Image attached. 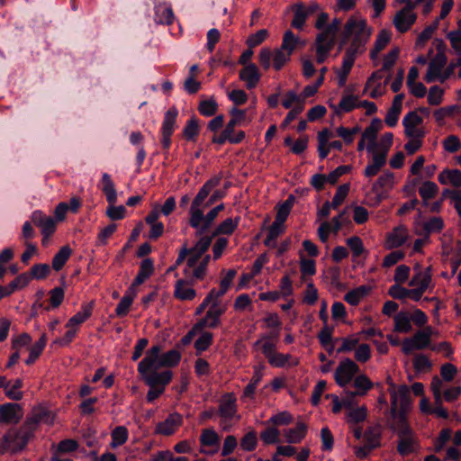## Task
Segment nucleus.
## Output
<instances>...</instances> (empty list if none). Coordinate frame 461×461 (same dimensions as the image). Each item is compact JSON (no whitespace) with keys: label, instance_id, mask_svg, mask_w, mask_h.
I'll return each instance as SVG.
<instances>
[{"label":"nucleus","instance_id":"nucleus-1","mask_svg":"<svg viewBox=\"0 0 461 461\" xmlns=\"http://www.w3.org/2000/svg\"><path fill=\"white\" fill-rule=\"evenodd\" d=\"M35 430L25 421L18 428H11L3 437H7V446L13 454L22 452L34 438Z\"/></svg>","mask_w":461,"mask_h":461},{"label":"nucleus","instance_id":"nucleus-2","mask_svg":"<svg viewBox=\"0 0 461 461\" xmlns=\"http://www.w3.org/2000/svg\"><path fill=\"white\" fill-rule=\"evenodd\" d=\"M160 368L158 366H145L143 370L140 366L137 367V370L141 380L149 387H162L166 389V386L172 380L173 373L168 369L159 372Z\"/></svg>","mask_w":461,"mask_h":461},{"label":"nucleus","instance_id":"nucleus-3","mask_svg":"<svg viewBox=\"0 0 461 461\" xmlns=\"http://www.w3.org/2000/svg\"><path fill=\"white\" fill-rule=\"evenodd\" d=\"M391 389V413L393 418L399 416L402 420H405V410L410 402V390L405 384L401 385L397 391L394 390L395 384H390Z\"/></svg>","mask_w":461,"mask_h":461},{"label":"nucleus","instance_id":"nucleus-4","mask_svg":"<svg viewBox=\"0 0 461 461\" xmlns=\"http://www.w3.org/2000/svg\"><path fill=\"white\" fill-rule=\"evenodd\" d=\"M230 120L226 124L220 135H214L212 139V142L219 145L226 143V140L230 133H234L235 127L241 125L247 116V111L233 107L229 112Z\"/></svg>","mask_w":461,"mask_h":461},{"label":"nucleus","instance_id":"nucleus-5","mask_svg":"<svg viewBox=\"0 0 461 461\" xmlns=\"http://www.w3.org/2000/svg\"><path fill=\"white\" fill-rule=\"evenodd\" d=\"M359 366L350 358L343 359L336 368L334 378L338 385L346 386L358 373Z\"/></svg>","mask_w":461,"mask_h":461},{"label":"nucleus","instance_id":"nucleus-6","mask_svg":"<svg viewBox=\"0 0 461 461\" xmlns=\"http://www.w3.org/2000/svg\"><path fill=\"white\" fill-rule=\"evenodd\" d=\"M447 63V58L444 51H438L435 57L429 63L427 73L424 77V80L427 83H433L439 81L443 75L442 69Z\"/></svg>","mask_w":461,"mask_h":461},{"label":"nucleus","instance_id":"nucleus-7","mask_svg":"<svg viewBox=\"0 0 461 461\" xmlns=\"http://www.w3.org/2000/svg\"><path fill=\"white\" fill-rule=\"evenodd\" d=\"M189 225L195 230V237H208L204 235L212 227L210 223L203 221V212L200 206H194V203L190 207Z\"/></svg>","mask_w":461,"mask_h":461},{"label":"nucleus","instance_id":"nucleus-8","mask_svg":"<svg viewBox=\"0 0 461 461\" xmlns=\"http://www.w3.org/2000/svg\"><path fill=\"white\" fill-rule=\"evenodd\" d=\"M23 416V408L14 402H6L0 405V423L17 424Z\"/></svg>","mask_w":461,"mask_h":461},{"label":"nucleus","instance_id":"nucleus-9","mask_svg":"<svg viewBox=\"0 0 461 461\" xmlns=\"http://www.w3.org/2000/svg\"><path fill=\"white\" fill-rule=\"evenodd\" d=\"M366 20H360L357 21L353 17L349 18L345 26L344 29L339 36V50H342L349 41V40L352 38L357 27H359L360 32H365L366 30Z\"/></svg>","mask_w":461,"mask_h":461},{"label":"nucleus","instance_id":"nucleus-10","mask_svg":"<svg viewBox=\"0 0 461 461\" xmlns=\"http://www.w3.org/2000/svg\"><path fill=\"white\" fill-rule=\"evenodd\" d=\"M183 417L178 412L170 413L164 421L158 422L155 433L163 436H171L182 425Z\"/></svg>","mask_w":461,"mask_h":461},{"label":"nucleus","instance_id":"nucleus-11","mask_svg":"<svg viewBox=\"0 0 461 461\" xmlns=\"http://www.w3.org/2000/svg\"><path fill=\"white\" fill-rule=\"evenodd\" d=\"M382 128V121L379 118H374L369 126H367L363 131V139H366L368 140V144L366 145L367 152H373L375 149H378V143L376 141L377 132Z\"/></svg>","mask_w":461,"mask_h":461},{"label":"nucleus","instance_id":"nucleus-12","mask_svg":"<svg viewBox=\"0 0 461 461\" xmlns=\"http://www.w3.org/2000/svg\"><path fill=\"white\" fill-rule=\"evenodd\" d=\"M239 77L241 81L246 83L247 88L250 90L257 86L261 78V74L254 63H249L240 71Z\"/></svg>","mask_w":461,"mask_h":461},{"label":"nucleus","instance_id":"nucleus-13","mask_svg":"<svg viewBox=\"0 0 461 461\" xmlns=\"http://www.w3.org/2000/svg\"><path fill=\"white\" fill-rule=\"evenodd\" d=\"M221 178L222 175L219 174L208 179L200 188L192 203H194V206H201L210 194L211 191L220 185Z\"/></svg>","mask_w":461,"mask_h":461},{"label":"nucleus","instance_id":"nucleus-14","mask_svg":"<svg viewBox=\"0 0 461 461\" xmlns=\"http://www.w3.org/2000/svg\"><path fill=\"white\" fill-rule=\"evenodd\" d=\"M219 415L225 420H231L237 412L236 398L232 393H225L220 402Z\"/></svg>","mask_w":461,"mask_h":461},{"label":"nucleus","instance_id":"nucleus-15","mask_svg":"<svg viewBox=\"0 0 461 461\" xmlns=\"http://www.w3.org/2000/svg\"><path fill=\"white\" fill-rule=\"evenodd\" d=\"M154 272V261L151 258H145L140 262L137 276L129 287L135 290L136 286L142 285Z\"/></svg>","mask_w":461,"mask_h":461},{"label":"nucleus","instance_id":"nucleus-16","mask_svg":"<svg viewBox=\"0 0 461 461\" xmlns=\"http://www.w3.org/2000/svg\"><path fill=\"white\" fill-rule=\"evenodd\" d=\"M178 109L173 105L164 114L160 134L173 135L176 128V119L178 117Z\"/></svg>","mask_w":461,"mask_h":461},{"label":"nucleus","instance_id":"nucleus-17","mask_svg":"<svg viewBox=\"0 0 461 461\" xmlns=\"http://www.w3.org/2000/svg\"><path fill=\"white\" fill-rule=\"evenodd\" d=\"M307 433V425L303 422L298 421L294 428H290L284 430V436L286 442L289 444L300 443Z\"/></svg>","mask_w":461,"mask_h":461},{"label":"nucleus","instance_id":"nucleus-18","mask_svg":"<svg viewBox=\"0 0 461 461\" xmlns=\"http://www.w3.org/2000/svg\"><path fill=\"white\" fill-rule=\"evenodd\" d=\"M187 281L179 279L176 282L174 296L180 301H192L196 296L194 288L186 287Z\"/></svg>","mask_w":461,"mask_h":461},{"label":"nucleus","instance_id":"nucleus-19","mask_svg":"<svg viewBox=\"0 0 461 461\" xmlns=\"http://www.w3.org/2000/svg\"><path fill=\"white\" fill-rule=\"evenodd\" d=\"M93 308L94 302L83 304L81 310L68 320L66 326L71 328L82 324L92 315Z\"/></svg>","mask_w":461,"mask_h":461},{"label":"nucleus","instance_id":"nucleus-20","mask_svg":"<svg viewBox=\"0 0 461 461\" xmlns=\"http://www.w3.org/2000/svg\"><path fill=\"white\" fill-rule=\"evenodd\" d=\"M162 348L160 345L152 346L146 352L144 358L139 362L138 366L143 370L145 366H157L162 357Z\"/></svg>","mask_w":461,"mask_h":461},{"label":"nucleus","instance_id":"nucleus-21","mask_svg":"<svg viewBox=\"0 0 461 461\" xmlns=\"http://www.w3.org/2000/svg\"><path fill=\"white\" fill-rule=\"evenodd\" d=\"M354 387L356 391H348L351 397L364 396L373 387V383L366 375H361L355 378Z\"/></svg>","mask_w":461,"mask_h":461},{"label":"nucleus","instance_id":"nucleus-22","mask_svg":"<svg viewBox=\"0 0 461 461\" xmlns=\"http://www.w3.org/2000/svg\"><path fill=\"white\" fill-rule=\"evenodd\" d=\"M155 21L162 24H171L174 21V13L171 6L155 4Z\"/></svg>","mask_w":461,"mask_h":461},{"label":"nucleus","instance_id":"nucleus-23","mask_svg":"<svg viewBox=\"0 0 461 461\" xmlns=\"http://www.w3.org/2000/svg\"><path fill=\"white\" fill-rule=\"evenodd\" d=\"M102 183V191L105 194L106 201L108 202L109 205L114 204L117 201V193L111 176L108 173L103 174Z\"/></svg>","mask_w":461,"mask_h":461},{"label":"nucleus","instance_id":"nucleus-24","mask_svg":"<svg viewBox=\"0 0 461 461\" xmlns=\"http://www.w3.org/2000/svg\"><path fill=\"white\" fill-rule=\"evenodd\" d=\"M135 296L136 290H130L129 288L115 308V313L118 317H124L129 313Z\"/></svg>","mask_w":461,"mask_h":461},{"label":"nucleus","instance_id":"nucleus-25","mask_svg":"<svg viewBox=\"0 0 461 461\" xmlns=\"http://www.w3.org/2000/svg\"><path fill=\"white\" fill-rule=\"evenodd\" d=\"M50 418L51 413L50 411L44 408H39L33 411L32 416L26 418L25 422L29 423V425L36 430L41 422H49Z\"/></svg>","mask_w":461,"mask_h":461},{"label":"nucleus","instance_id":"nucleus-26","mask_svg":"<svg viewBox=\"0 0 461 461\" xmlns=\"http://www.w3.org/2000/svg\"><path fill=\"white\" fill-rule=\"evenodd\" d=\"M309 137L304 135L294 141L291 136H286L284 140L285 146L291 147V151L295 155H301L308 147Z\"/></svg>","mask_w":461,"mask_h":461},{"label":"nucleus","instance_id":"nucleus-27","mask_svg":"<svg viewBox=\"0 0 461 461\" xmlns=\"http://www.w3.org/2000/svg\"><path fill=\"white\" fill-rule=\"evenodd\" d=\"M47 344V335L43 333L41 337L30 348L29 357L25 359L27 366L32 365L41 355Z\"/></svg>","mask_w":461,"mask_h":461},{"label":"nucleus","instance_id":"nucleus-28","mask_svg":"<svg viewBox=\"0 0 461 461\" xmlns=\"http://www.w3.org/2000/svg\"><path fill=\"white\" fill-rule=\"evenodd\" d=\"M72 254V249L69 246H63L54 255L51 262L52 268L55 271L61 270L66 265L67 261L70 258Z\"/></svg>","mask_w":461,"mask_h":461},{"label":"nucleus","instance_id":"nucleus-29","mask_svg":"<svg viewBox=\"0 0 461 461\" xmlns=\"http://www.w3.org/2000/svg\"><path fill=\"white\" fill-rule=\"evenodd\" d=\"M412 330L411 316L407 312H400L394 316V331L409 333Z\"/></svg>","mask_w":461,"mask_h":461},{"label":"nucleus","instance_id":"nucleus-30","mask_svg":"<svg viewBox=\"0 0 461 461\" xmlns=\"http://www.w3.org/2000/svg\"><path fill=\"white\" fill-rule=\"evenodd\" d=\"M199 120L194 115L185 123L183 129V137L188 141H194L199 135Z\"/></svg>","mask_w":461,"mask_h":461},{"label":"nucleus","instance_id":"nucleus-31","mask_svg":"<svg viewBox=\"0 0 461 461\" xmlns=\"http://www.w3.org/2000/svg\"><path fill=\"white\" fill-rule=\"evenodd\" d=\"M292 9L294 12V18L291 25L295 29L302 30L308 18V15L304 11V5L303 3H298L294 5Z\"/></svg>","mask_w":461,"mask_h":461},{"label":"nucleus","instance_id":"nucleus-32","mask_svg":"<svg viewBox=\"0 0 461 461\" xmlns=\"http://www.w3.org/2000/svg\"><path fill=\"white\" fill-rule=\"evenodd\" d=\"M423 123V119L417 113V111L409 112L402 120V125L404 127V134L406 136H411V128H415L418 125Z\"/></svg>","mask_w":461,"mask_h":461},{"label":"nucleus","instance_id":"nucleus-33","mask_svg":"<svg viewBox=\"0 0 461 461\" xmlns=\"http://www.w3.org/2000/svg\"><path fill=\"white\" fill-rule=\"evenodd\" d=\"M181 360V354L176 349L168 350L162 354L160 360L158 363L159 367H173L178 365Z\"/></svg>","mask_w":461,"mask_h":461},{"label":"nucleus","instance_id":"nucleus-34","mask_svg":"<svg viewBox=\"0 0 461 461\" xmlns=\"http://www.w3.org/2000/svg\"><path fill=\"white\" fill-rule=\"evenodd\" d=\"M224 312H225V308L220 307L219 302L214 301L211 304L209 310L207 311V312L205 314L207 316V318H209V320H211L209 328H211V329L217 328L220 324V318Z\"/></svg>","mask_w":461,"mask_h":461},{"label":"nucleus","instance_id":"nucleus-35","mask_svg":"<svg viewBox=\"0 0 461 461\" xmlns=\"http://www.w3.org/2000/svg\"><path fill=\"white\" fill-rule=\"evenodd\" d=\"M340 26V20L335 18L331 23L327 24L325 29L320 32L316 37V41L327 42L330 39L335 40V35L338 32Z\"/></svg>","mask_w":461,"mask_h":461},{"label":"nucleus","instance_id":"nucleus-36","mask_svg":"<svg viewBox=\"0 0 461 461\" xmlns=\"http://www.w3.org/2000/svg\"><path fill=\"white\" fill-rule=\"evenodd\" d=\"M438 191V186L431 181H425L419 189V194L423 200V205L428 206V200L435 197Z\"/></svg>","mask_w":461,"mask_h":461},{"label":"nucleus","instance_id":"nucleus-37","mask_svg":"<svg viewBox=\"0 0 461 461\" xmlns=\"http://www.w3.org/2000/svg\"><path fill=\"white\" fill-rule=\"evenodd\" d=\"M366 444L369 448H377L380 447L381 431L378 427H369L364 433Z\"/></svg>","mask_w":461,"mask_h":461},{"label":"nucleus","instance_id":"nucleus-38","mask_svg":"<svg viewBox=\"0 0 461 461\" xmlns=\"http://www.w3.org/2000/svg\"><path fill=\"white\" fill-rule=\"evenodd\" d=\"M334 47V39H330L327 42L316 41V61L322 64L332 48Z\"/></svg>","mask_w":461,"mask_h":461},{"label":"nucleus","instance_id":"nucleus-39","mask_svg":"<svg viewBox=\"0 0 461 461\" xmlns=\"http://www.w3.org/2000/svg\"><path fill=\"white\" fill-rule=\"evenodd\" d=\"M27 273L30 281L32 279L43 280L50 274V267L46 263L34 264Z\"/></svg>","mask_w":461,"mask_h":461},{"label":"nucleus","instance_id":"nucleus-40","mask_svg":"<svg viewBox=\"0 0 461 461\" xmlns=\"http://www.w3.org/2000/svg\"><path fill=\"white\" fill-rule=\"evenodd\" d=\"M299 42V37L296 36L292 31L288 30L283 36L281 49L292 55Z\"/></svg>","mask_w":461,"mask_h":461},{"label":"nucleus","instance_id":"nucleus-41","mask_svg":"<svg viewBox=\"0 0 461 461\" xmlns=\"http://www.w3.org/2000/svg\"><path fill=\"white\" fill-rule=\"evenodd\" d=\"M240 218L237 217L235 220L232 218H227L221 223L218 225L212 235L214 237L219 234L230 235L238 227Z\"/></svg>","mask_w":461,"mask_h":461},{"label":"nucleus","instance_id":"nucleus-42","mask_svg":"<svg viewBox=\"0 0 461 461\" xmlns=\"http://www.w3.org/2000/svg\"><path fill=\"white\" fill-rule=\"evenodd\" d=\"M416 19H417L416 14H408L405 13L404 15L401 17L399 23L397 22L396 15H395L394 19H393V24L399 32L404 33L411 29L412 24L415 23Z\"/></svg>","mask_w":461,"mask_h":461},{"label":"nucleus","instance_id":"nucleus-43","mask_svg":"<svg viewBox=\"0 0 461 461\" xmlns=\"http://www.w3.org/2000/svg\"><path fill=\"white\" fill-rule=\"evenodd\" d=\"M407 240V234L404 230L400 228H395L392 233L389 234L387 238V241L389 243V247L399 248L402 246Z\"/></svg>","mask_w":461,"mask_h":461},{"label":"nucleus","instance_id":"nucleus-44","mask_svg":"<svg viewBox=\"0 0 461 461\" xmlns=\"http://www.w3.org/2000/svg\"><path fill=\"white\" fill-rule=\"evenodd\" d=\"M217 110L218 104L213 97L201 101L198 106L199 113L206 117L214 115Z\"/></svg>","mask_w":461,"mask_h":461},{"label":"nucleus","instance_id":"nucleus-45","mask_svg":"<svg viewBox=\"0 0 461 461\" xmlns=\"http://www.w3.org/2000/svg\"><path fill=\"white\" fill-rule=\"evenodd\" d=\"M128 439V430L124 426H117L112 431V447H117L123 445Z\"/></svg>","mask_w":461,"mask_h":461},{"label":"nucleus","instance_id":"nucleus-46","mask_svg":"<svg viewBox=\"0 0 461 461\" xmlns=\"http://www.w3.org/2000/svg\"><path fill=\"white\" fill-rule=\"evenodd\" d=\"M280 431L276 427H267L260 433V438L265 445H271L279 442Z\"/></svg>","mask_w":461,"mask_h":461},{"label":"nucleus","instance_id":"nucleus-47","mask_svg":"<svg viewBox=\"0 0 461 461\" xmlns=\"http://www.w3.org/2000/svg\"><path fill=\"white\" fill-rule=\"evenodd\" d=\"M258 445V436L255 430L247 432L240 439V447L248 452L253 451Z\"/></svg>","mask_w":461,"mask_h":461},{"label":"nucleus","instance_id":"nucleus-48","mask_svg":"<svg viewBox=\"0 0 461 461\" xmlns=\"http://www.w3.org/2000/svg\"><path fill=\"white\" fill-rule=\"evenodd\" d=\"M200 442L203 446L206 447L218 446L220 438L212 429H205L201 434Z\"/></svg>","mask_w":461,"mask_h":461},{"label":"nucleus","instance_id":"nucleus-49","mask_svg":"<svg viewBox=\"0 0 461 461\" xmlns=\"http://www.w3.org/2000/svg\"><path fill=\"white\" fill-rule=\"evenodd\" d=\"M293 420V416L288 411H280L273 415L266 423L272 424L273 427L284 426L291 424Z\"/></svg>","mask_w":461,"mask_h":461},{"label":"nucleus","instance_id":"nucleus-50","mask_svg":"<svg viewBox=\"0 0 461 461\" xmlns=\"http://www.w3.org/2000/svg\"><path fill=\"white\" fill-rule=\"evenodd\" d=\"M213 335L211 332H203L194 342L197 355L205 351L212 344Z\"/></svg>","mask_w":461,"mask_h":461},{"label":"nucleus","instance_id":"nucleus-51","mask_svg":"<svg viewBox=\"0 0 461 461\" xmlns=\"http://www.w3.org/2000/svg\"><path fill=\"white\" fill-rule=\"evenodd\" d=\"M50 305H47L44 307V310L46 312L50 311L51 308H57L62 303L65 296V292L64 289L61 287H55L52 290H50Z\"/></svg>","mask_w":461,"mask_h":461},{"label":"nucleus","instance_id":"nucleus-52","mask_svg":"<svg viewBox=\"0 0 461 461\" xmlns=\"http://www.w3.org/2000/svg\"><path fill=\"white\" fill-rule=\"evenodd\" d=\"M291 54L285 52L284 50L276 49L273 53V67L276 70H280L290 60Z\"/></svg>","mask_w":461,"mask_h":461},{"label":"nucleus","instance_id":"nucleus-53","mask_svg":"<svg viewBox=\"0 0 461 461\" xmlns=\"http://www.w3.org/2000/svg\"><path fill=\"white\" fill-rule=\"evenodd\" d=\"M350 189V184L346 183L343 185H340L333 196L332 202L330 203L332 204V209L336 210L345 200L347 195L348 194Z\"/></svg>","mask_w":461,"mask_h":461},{"label":"nucleus","instance_id":"nucleus-54","mask_svg":"<svg viewBox=\"0 0 461 461\" xmlns=\"http://www.w3.org/2000/svg\"><path fill=\"white\" fill-rule=\"evenodd\" d=\"M23 386V382L22 379L18 378V379L14 380L12 386L10 385L5 392L6 397L13 401L22 400L23 397V393L19 391V389H21Z\"/></svg>","mask_w":461,"mask_h":461},{"label":"nucleus","instance_id":"nucleus-55","mask_svg":"<svg viewBox=\"0 0 461 461\" xmlns=\"http://www.w3.org/2000/svg\"><path fill=\"white\" fill-rule=\"evenodd\" d=\"M429 285V277H426L424 280H420V286L414 289H408L407 298H411L414 302H419L425 291Z\"/></svg>","mask_w":461,"mask_h":461},{"label":"nucleus","instance_id":"nucleus-56","mask_svg":"<svg viewBox=\"0 0 461 461\" xmlns=\"http://www.w3.org/2000/svg\"><path fill=\"white\" fill-rule=\"evenodd\" d=\"M30 283V277L28 273H22L17 276L10 284L7 285L11 294L16 290L23 289Z\"/></svg>","mask_w":461,"mask_h":461},{"label":"nucleus","instance_id":"nucleus-57","mask_svg":"<svg viewBox=\"0 0 461 461\" xmlns=\"http://www.w3.org/2000/svg\"><path fill=\"white\" fill-rule=\"evenodd\" d=\"M214 235H211V237H201L192 248H189L191 251H196L198 254H202L204 256L205 252L209 249L212 245Z\"/></svg>","mask_w":461,"mask_h":461},{"label":"nucleus","instance_id":"nucleus-58","mask_svg":"<svg viewBox=\"0 0 461 461\" xmlns=\"http://www.w3.org/2000/svg\"><path fill=\"white\" fill-rule=\"evenodd\" d=\"M417 345V349H424L430 346V333L425 330L417 331L412 337Z\"/></svg>","mask_w":461,"mask_h":461},{"label":"nucleus","instance_id":"nucleus-59","mask_svg":"<svg viewBox=\"0 0 461 461\" xmlns=\"http://www.w3.org/2000/svg\"><path fill=\"white\" fill-rule=\"evenodd\" d=\"M334 326L324 324L321 330L319 332L317 338L321 347H326L333 341Z\"/></svg>","mask_w":461,"mask_h":461},{"label":"nucleus","instance_id":"nucleus-60","mask_svg":"<svg viewBox=\"0 0 461 461\" xmlns=\"http://www.w3.org/2000/svg\"><path fill=\"white\" fill-rule=\"evenodd\" d=\"M210 261L211 256L209 254L204 255L196 267H194L193 276L199 280L203 279Z\"/></svg>","mask_w":461,"mask_h":461},{"label":"nucleus","instance_id":"nucleus-61","mask_svg":"<svg viewBox=\"0 0 461 461\" xmlns=\"http://www.w3.org/2000/svg\"><path fill=\"white\" fill-rule=\"evenodd\" d=\"M367 410L365 406L353 408L348 412V422L360 423L366 419Z\"/></svg>","mask_w":461,"mask_h":461},{"label":"nucleus","instance_id":"nucleus-62","mask_svg":"<svg viewBox=\"0 0 461 461\" xmlns=\"http://www.w3.org/2000/svg\"><path fill=\"white\" fill-rule=\"evenodd\" d=\"M394 175L391 171H386L383 175H381L377 180L374 183L372 186V191H376L377 189H383L384 187L390 185L392 186L393 184Z\"/></svg>","mask_w":461,"mask_h":461},{"label":"nucleus","instance_id":"nucleus-63","mask_svg":"<svg viewBox=\"0 0 461 461\" xmlns=\"http://www.w3.org/2000/svg\"><path fill=\"white\" fill-rule=\"evenodd\" d=\"M357 97L354 95H345L341 98L339 108L344 113H350L358 105L356 104Z\"/></svg>","mask_w":461,"mask_h":461},{"label":"nucleus","instance_id":"nucleus-64","mask_svg":"<svg viewBox=\"0 0 461 461\" xmlns=\"http://www.w3.org/2000/svg\"><path fill=\"white\" fill-rule=\"evenodd\" d=\"M347 245L350 249L354 257H359L364 252L362 240L358 236H352L347 240Z\"/></svg>","mask_w":461,"mask_h":461}]
</instances>
